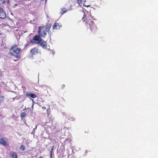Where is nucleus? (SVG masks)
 <instances>
[{
  "label": "nucleus",
  "instance_id": "obj_1",
  "mask_svg": "<svg viewBox=\"0 0 158 158\" xmlns=\"http://www.w3.org/2000/svg\"><path fill=\"white\" fill-rule=\"evenodd\" d=\"M84 13L82 19L83 21L85 22V23L87 25L89 23L91 31L94 33L97 31V27L96 25L94 22L91 20V19L89 18H86L85 14ZM91 18H92L91 17ZM91 20H95V19L94 18L93 16Z\"/></svg>",
  "mask_w": 158,
  "mask_h": 158
},
{
  "label": "nucleus",
  "instance_id": "obj_2",
  "mask_svg": "<svg viewBox=\"0 0 158 158\" xmlns=\"http://www.w3.org/2000/svg\"><path fill=\"white\" fill-rule=\"evenodd\" d=\"M10 52L12 56L19 58L20 56L21 49L19 48L17 45L14 44L10 48Z\"/></svg>",
  "mask_w": 158,
  "mask_h": 158
},
{
  "label": "nucleus",
  "instance_id": "obj_3",
  "mask_svg": "<svg viewBox=\"0 0 158 158\" xmlns=\"http://www.w3.org/2000/svg\"><path fill=\"white\" fill-rule=\"evenodd\" d=\"M44 25L39 27L38 33L40 36L44 38L47 35V33L46 32V31L44 30Z\"/></svg>",
  "mask_w": 158,
  "mask_h": 158
},
{
  "label": "nucleus",
  "instance_id": "obj_4",
  "mask_svg": "<svg viewBox=\"0 0 158 158\" xmlns=\"http://www.w3.org/2000/svg\"><path fill=\"white\" fill-rule=\"evenodd\" d=\"M0 143L5 146H9V143L8 139L5 138H0Z\"/></svg>",
  "mask_w": 158,
  "mask_h": 158
},
{
  "label": "nucleus",
  "instance_id": "obj_5",
  "mask_svg": "<svg viewBox=\"0 0 158 158\" xmlns=\"http://www.w3.org/2000/svg\"><path fill=\"white\" fill-rule=\"evenodd\" d=\"M42 40V38H41V36L40 35H36L34 36L32 40H31L30 42L31 44L35 43L34 42V41H38V42H39L40 41H41Z\"/></svg>",
  "mask_w": 158,
  "mask_h": 158
},
{
  "label": "nucleus",
  "instance_id": "obj_6",
  "mask_svg": "<svg viewBox=\"0 0 158 158\" xmlns=\"http://www.w3.org/2000/svg\"><path fill=\"white\" fill-rule=\"evenodd\" d=\"M52 25L50 23L46 24L45 26H44V28H45V31L47 32L50 36L51 35V32L50 31V29Z\"/></svg>",
  "mask_w": 158,
  "mask_h": 158
},
{
  "label": "nucleus",
  "instance_id": "obj_7",
  "mask_svg": "<svg viewBox=\"0 0 158 158\" xmlns=\"http://www.w3.org/2000/svg\"><path fill=\"white\" fill-rule=\"evenodd\" d=\"M39 52V50L36 48H34L30 51V53L32 56L38 54Z\"/></svg>",
  "mask_w": 158,
  "mask_h": 158
},
{
  "label": "nucleus",
  "instance_id": "obj_8",
  "mask_svg": "<svg viewBox=\"0 0 158 158\" xmlns=\"http://www.w3.org/2000/svg\"><path fill=\"white\" fill-rule=\"evenodd\" d=\"M37 44H39L40 46H41L43 48H46L47 47V44L45 41L43 40H41L39 42H38Z\"/></svg>",
  "mask_w": 158,
  "mask_h": 158
},
{
  "label": "nucleus",
  "instance_id": "obj_9",
  "mask_svg": "<svg viewBox=\"0 0 158 158\" xmlns=\"http://www.w3.org/2000/svg\"><path fill=\"white\" fill-rule=\"evenodd\" d=\"M6 17L5 12L4 11L3 9L2 8H0V18L5 19Z\"/></svg>",
  "mask_w": 158,
  "mask_h": 158
},
{
  "label": "nucleus",
  "instance_id": "obj_10",
  "mask_svg": "<svg viewBox=\"0 0 158 158\" xmlns=\"http://www.w3.org/2000/svg\"><path fill=\"white\" fill-rule=\"evenodd\" d=\"M61 26V25L60 24L55 22L52 26V28L53 29H59Z\"/></svg>",
  "mask_w": 158,
  "mask_h": 158
},
{
  "label": "nucleus",
  "instance_id": "obj_11",
  "mask_svg": "<svg viewBox=\"0 0 158 158\" xmlns=\"http://www.w3.org/2000/svg\"><path fill=\"white\" fill-rule=\"evenodd\" d=\"M26 95L27 96L30 97L32 98H35L36 97V96L35 94L30 92L26 93Z\"/></svg>",
  "mask_w": 158,
  "mask_h": 158
},
{
  "label": "nucleus",
  "instance_id": "obj_12",
  "mask_svg": "<svg viewBox=\"0 0 158 158\" xmlns=\"http://www.w3.org/2000/svg\"><path fill=\"white\" fill-rule=\"evenodd\" d=\"M10 154L13 158H18L17 155L15 152H11Z\"/></svg>",
  "mask_w": 158,
  "mask_h": 158
},
{
  "label": "nucleus",
  "instance_id": "obj_13",
  "mask_svg": "<svg viewBox=\"0 0 158 158\" xmlns=\"http://www.w3.org/2000/svg\"><path fill=\"white\" fill-rule=\"evenodd\" d=\"M61 11L60 12V14L61 15H63V14L65 13L67 11V10L65 8H63L61 9Z\"/></svg>",
  "mask_w": 158,
  "mask_h": 158
},
{
  "label": "nucleus",
  "instance_id": "obj_14",
  "mask_svg": "<svg viewBox=\"0 0 158 158\" xmlns=\"http://www.w3.org/2000/svg\"><path fill=\"white\" fill-rule=\"evenodd\" d=\"M27 115V114L25 112H22L20 114V117L22 118L25 117Z\"/></svg>",
  "mask_w": 158,
  "mask_h": 158
},
{
  "label": "nucleus",
  "instance_id": "obj_15",
  "mask_svg": "<svg viewBox=\"0 0 158 158\" xmlns=\"http://www.w3.org/2000/svg\"><path fill=\"white\" fill-rule=\"evenodd\" d=\"M20 148L22 151H24L25 150L26 148L25 146L23 145H21L20 147Z\"/></svg>",
  "mask_w": 158,
  "mask_h": 158
},
{
  "label": "nucleus",
  "instance_id": "obj_16",
  "mask_svg": "<svg viewBox=\"0 0 158 158\" xmlns=\"http://www.w3.org/2000/svg\"><path fill=\"white\" fill-rule=\"evenodd\" d=\"M77 2L79 4H82V2L81 1V0H77Z\"/></svg>",
  "mask_w": 158,
  "mask_h": 158
},
{
  "label": "nucleus",
  "instance_id": "obj_17",
  "mask_svg": "<svg viewBox=\"0 0 158 158\" xmlns=\"http://www.w3.org/2000/svg\"><path fill=\"white\" fill-rule=\"evenodd\" d=\"M3 101V99L2 97H0V103L2 102Z\"/></svg>",
  "mask_w": 158,
  "mask_h": 158
},
{
  "label": "nucleus",
  "instance_id": "obj_18",
  "mask_svg": "<svg viewBox=\"0 0 158 158\" xmlns=\"http://www.w3.org/2000/svg\"><path fill=\"white\" fill-rule=\"evenodd\" d=\"M65 87V85L64 84H63L61 85V88L62 89H64Z\"/></svg>",
  "mask_w": 158,
  "mask_h": 158
},
{
  "label": "nucleus",
  "instance_id": "obj_19",
  "mask_svg": "<svg viewBox=\"0 0 158 158\" xmlns=\"http://www.w3.org/2000/svg\"><path fill=\"white\" fill-rule=\"evenodd\" d=\"M54 146H52V148H51V151L50 152H52L53 150V149H54Z\"/></svg>",
  "mask_w": 158,
  "mask_h": 158
},
{
  "label": "nucleus",
  "instance_id": "obj_20",
  "mask_svg": "<svg viewBox=\"0 0 158 158\" xmlns=\"http://www.w3.org/2000/svg\"><path fill=\"white\" fill-rule=\"evenodd\" d=\"M52 152H50V157L51 158H52Z\"/></svg>",
  "mask_w": 158,
  "mask_h": 158
},
{
  "label": "nucleus",
  "instance_id": "obj_21",
  "mask_svg": "<svg viewBox=\"0 0 158 158\" xmlns=\"http://www.w3.org/2000/svg\"><path fill=\"white\" fill-rule=\"evenodd\" d=\"M32 109H33V107H34V105L33 104H32Z\"/></svg>",
  "mask_w": 158,
  "mask_h": 158
},
{
  "label": "nucleus",
  "instance_id": "obj_22",
  "mask_svg": "<svg viewBox=\"0 0 158 158\" xmlns=\"http://www.w3.org/2000/svg\"><path fill=\"white\" fill-rule=\"evenodd\" d=\"M2 75V72L0 71V76Z\"/></svg>",
  "mask_w": 158,
  "mask_h": 158
},
{
  "label": "nucleus",
  "instance_id": "obj_23",
  "mask_svg": "<svg viewBox=\"0 0 158 158\" xmlns=\"http://www.w3.org/2000/svg\"><path fill=\"white\" fill-rule=\"evenodd\" d=\"M86 6L87 7H89V5H88V6Z\"/></svg>",
  "mask_w": 158,
  "mask_h": 158
},
{
  "label": "nucleus",
  "instance_id": "obj_24",
  "mask_svg": "<svg viewBox=\"0 0 158 158\" xmlns=\"http://www.w3.org/2000/svg\"><path fill=\"white\" fill-rule=\"evenodd\" d=\"M87 132H86V131H85V133H87V132H88V130H87Z\"/></svg>",
  "mask_w": 158,
  "mask_h": 158
},
{
  "label": "nucleus",
  "instance_id": "obj_25",
  "mask_svg": "<svg viewBox=\"0 0 158 158\" xmlns=\"http://www.w3.org/2000/svg\"><path fill=\"white\" fill-rule=\"evenodd\" d=\"M39 158H43L42 157H40Z\"/></svg>",
  "mask_w": 158,
  "mask_h": 158
}]
</instances>
